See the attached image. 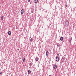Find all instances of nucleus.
Segmentation results:
<instances>
[{
	"instance_id": "11",
	"label": "nucleus",
	"mask_w": 76,
	"mask_h": 76,
	"mask_svg": "<svg viewBox=\"0 0 76 76\" xmlns=\"http://www.w3.org/2000/svg\"><path fill=\"white\" fill-rule=\"evenodd\" d=\"M31 73V70H29L28 71V74H30Z\"/></svg>"
},
{
	"instance_id": "16",
	"label": "nucleus",
	"mask_w": 76,
	"mask_h": 76,
	"mask_svg": "<svg viewBox=\"0 0 76 76\" xmlns=\"http://www.w3.org/2000/svg\"><path fill=\"white\" fill-rule=\"evenodd\" d=\"M33 40V39H32V38H31L30 40V41H31V42H32V41Z\"/></svg>"
},
{
	"instance_id": "2",
	"label": "nucleus",
	"mask_w": 76,
	"mask_h": 76,
	"mask_svg": "<svg viewBox=\"0 0 76 76\" xmlns=\"http://www.w3.org/2000/svg\"><path fill=\"white\" fill-rule=\"evenodd\" d=\"M57 65L56 64H55L54 66H53V68L54 69H57Z\"/></svg>"
},
{
	"instance_id": "22",
	"label": "nucleus",
	"mask_w": 76,
	"mask_h": 76,
	"mask_svg": "<svg viewBox=\"0 0 76 76\" xmlns=\"http://www.w3.org/2000/svg\"><path fill=\"white\" fill-rule=\"evenodd\" d=\"M31 13H33V11H31Z\"/></svg>"
},
{
	"instance_id": "1",
	"label": "nucleus",
	"mask_w": 76,
	"mask_h": 76,
	"mask_svg": "<svg viewBox=\"0 0 76 76\" xmlns=\"http://www.w3.org/2000/svg\"><path fill=\"white\" fill-rule=\"evenodd\" d=\"M69 21L66 20V21L65 22L64 26H66V27H67L69 26Z\"/></svg>"
},
{
	"instance_id": "7",
	"label": "nucleus",
	"mask_w": 76,
	"mask_h": 76,
	"mask_svg": "<svg viewBox=\"0 0 76 76\" xmlns=\"http://www.w3.org/2000/svg\"><path fill=\"white\" fill-rule=\"evenodd\" d=\"M60 40L61 41H63V37H61L60 38Z\"/></svg>"
},
{
	"instance_id": "18",
	"label": "nucleus",
	"mask_w": 76,
	"mask_h": 76,
	"mask_svg": "<svg viewBox=\"0 0 76 76\" xmlns=\"http://www.w3.org/2000/svg\"><path fill=\"white\" fill-rule=\"evenodd\" d=\"M62 59H63V60H64V57H62Z\"/></svg>"
},
{
	"instance_id": "14",
	"label": "nucleus",
	"mask_w": 76,
	"mask_h": 76,
	"mask_svg": "<svg viewBox=\"0 0 76 76\" xmlns=\"http://www.w3.org/2000/svg\"><path fill=\"white\" fill-rule=\"evenodd\" d=\"M57 47H59V45H60V44H59V43H58L57 44Z\"/></svg>"
},
{
	"instance_id": "20",
	"label": "nucleus",
	"mask_w": 76,
	"mask_h": 76,
	"mask_svg": "<svg viewBox=\"0 0 76 76\" xmlns=\"http://www.w3.org/2000/svg\"><path fill=\"white\" fill-rule=\"evenodd\" d=\"M32 65V64H31V63H29V66H31Z\"/></svg>"
},
{
	"instance_id": "17",
	"label": "nucleus",
	"mask_w": 76,
	"mask_h": 76,
	"mask_svg": "<svg viewBox=\"0 0 76 76\" xmlns=\"http://www.w3.org/2000/svg\"><path fill=\"white\" fill-rule=\"evenodd\" d=\"M67 6H68L67 4H66L65 7H66L67 8Z\"/></svg>"
},
{
	"instance_id": "5",
	"label": "nucleus",
	"mask_w": 76,
	"mask_h": 76,
	"mask_svg": "<svg viewBox=\"0 0 76 76\" xmlns=\"http://www.w3.org/2000/svg\"><path fill=\"white\" fill-rule=\"evenodd\" d=\"M48 54H49L48 51H46V56L47 57H48Z\"/></svg>"
},
{
	"instance_id": "6",
	"label": "nucleus",
	"mask_w": 76,
	"mask_h": 76,
	"mask_svg": "<svg viewBox=\"0 0 76 76\" xmlns=\"http://www.w3.org/2000/svg\"><path fill=\"white\" fill-rule=\"evenodd\" d=\"M11 34H12L11 31H9V32H8V34L9 35H10Z\"/></svg>"
},
{
	"instance_id": "19",
	"label": "nucleus",
	"mask_w": 76,
	"mask_h": 76,
	"mask_svg": "<svg viewBox=\"0 0 76 76\" xmlns=\"http://www.w3.org/2000/svg\"><path fill=\"white\" fill-rule=\"evenodd\" d=\"M2 73H3L2 72H1L0 73V75H2Z\"/></svg>"
},
{
	"instance_id": "12",
	"label": "nucleus",
	"mask_w": 76,
	"mask_h": 76,
	"mask_svg": "<svg viewBox=\"0 0 76 76\" xmlns=\"http://www.w3.org/2000/svg\"><path fill=\"white\" fill-rule=\"evenodd\" d=\"M64 61V59H61V63H62Z\"/></svg>"
},
{
	"instance_id": "13",
	"label": "nucleus",
	"mask_w": 76,
	"mask_h": 76,
	"mask_svg": "<svg viewBox=\"0 0 76 76\" xmlns=\"http://www.w3.org/2000/svg\"><path fill=\"white\" fill-rule=\"evenodd\" d=\"M34 1L35 3H37L38 2V0H34Z\"/></svg>"
},
{
	"instance_id": "9",
	"label": "nucleus",
	"mask_w": 76,
	"mask_h": 76,
	"mask_svg": "<svg viewBox=\"0 0 76 76\" xmlns=\"http://www.w3.org/2000/svg\"><path fill=\"white\" fill-rule=\"evenodd\" d=\"M72 38H69V42L70 43H71V42H72Z\"/></svg>"
},
{
	"instance_id": "21",
	"label": "nucleus",
	"mask_w": 76,
	"mask_h": 76,
	"mask_svg": "<svg viewBox=\"0 0 76 76\" xmlns=\"http://www.w3.org/2000/svg\"><path fill=\"white\" fill-rule=\"evenodd\" d=\"M28 2H29L31 1V0H28Z\"/></svg>"
},
{
	"instance_id": "26",
	"label": "nucleus",
	"mask_w": 76,
	"mask_h": 76,
	"mask_svg": "<svg viewBox=\"0 0 76 76\" xmlns=\"http://www.w3.org/2000/svg\"><path fill=\"white\" fill-rule=\"evenodd\" d=\"M42 28H43V27H42Z\"/></svg>"
},
{
	"instance_id": "24",
	"label": "nucleus",
	"mask_w": 76,
	"mask_h": 76,
	"mask_svg": "<svg viewBox=\"0 0 76 76\" xmlns=\"http://www.w3.org/2000/svg\"><path fill=\"white\" fill-rule=\"evenodd\" d=\"M57 55H58V56H59V54H58Z\"/></svg>"
},
{
	"instance_id": "3",
	"label": "nucleus",
	"mask_w": 76,
	"mask_h": 76,
	"mask_svg": "<svg viewBox=\"0 0 76 76\" xmlns=\"http://www.w3.org/2000/svg\"><path fill=\"white\" fill-rule=\"evenodd\" d=\"M56 61L57 62H58V61H59V58H58V57H56Z\"/></svg>"
},
{
	"instance_id": "25",
	"label": "nucleus",
	"mask_w": 76,
	"mask_h": 76,
	"mask_svg": "<svg viewBox=\"0 0 76 76\" xmlns=\"http://www.w3.org/2000/svg\"><path fill=\"white\" fill-rule=\"evenodd\" d=\"M18 50H19V49H18Z\"/></svg>"
},
{
	"instance_id": "23",
	"label": "nucleus",
	"mask_w": 76,
	"mask_h": 76,
	"mask_svg": "<svg viewBox=\"0 0 76 76\" xmlns=\"http://www.w3.org/2000/svg\"><path fill=\"white\" fill-rule=\"evenodd\" d=\"M49 76H52L51 75H49Z\"/></svg>"
},
{
	"instance_id": "15",
	"label": "nucleus",
	"mask_w": 76,
	"mask_h": 76,
	"mask_svg": "<svg viewBox=\"0 0 76 76\" xmlns=\"http://www.w3.org/2000/svg\"><path fill=\"white\" fill-rule=\"evenodd\" d=\"M1 20H3V16H1Z\"/></svg>"
},
{
	"instance_id": "4",
	"label": "nucleus",
	"mask_w": 76,
	"mask_h": 76,
	"mask_svg": "<svg viewBox=\"0 0 76 76\" xmlns=\"http://www.w3.org/2000/svg\"><path fill=\"white\" fill-rule=\"evenodd\" d=\"M24 11H23V9H22L21 11V15H22Z\"/></svg>"
},
{
	"instance_id": "10",
	"label": "nucleus",
	"mask_w": 76,
	"mask_h": 76,
	"mask_svg": "<svg viewBox=\"0 0 76 76\" xmlns=\"http://www.w3.org/2000/svg\"><path fill=\"white\" fill-rule=\"evenodd\" d=\"M23 61L24 62V61H25V58H23Z\"/></svg>"
},
{
	"instance_id": "8",
	"label": "nucleus",
	"mask_w": 76,
	"mask_h": 76,
	"mask_svg": "<svg viewBox=\"0 0 76 76\" xmlns=\"http://www.w3.org/2000/svg\"><path fill=\"white\" fill-rule=\"evenodd\" d=\"M35 60L36 61H38V58L36 57Z\"/></svg>"
}]
</instances>
